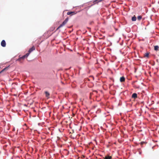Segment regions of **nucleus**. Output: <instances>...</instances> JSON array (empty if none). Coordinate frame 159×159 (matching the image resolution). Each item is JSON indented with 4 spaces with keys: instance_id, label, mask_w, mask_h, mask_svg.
<instances>
[{
    "instance_id": "1",
    "label": "nucleus",
    "mask_w": 159,
    "mask_h": 159,
    "mask_svg": "<svg viewBox=\"0 0 159 159\" xmlns=\"http://www.w3.org/2000/svg\"><path fill=\"white\" fill-rule=\"evenodd\" d=\"M35 48L34 46H33L31 48H30L28 52L27 53H29V55L30 53L32 52L33 51L35 50Z\"/></svg>"
},
{
    "instance_id": "2",
    "label": "nucleus",
    "mask_w": 159,
    "mask_h": 159,
    "mask_svg": "<svg viewBox=\"0 0 159 159\" xmlns=\"http://www.w3.org/2000/svg\"><path fill=\"white\" fill-rule=\"evenodd\" d=\"M66 23L64 21L61 24L60 26L57 28L56 30H57L58 29L64 26Z\"/></svg>"
},
{
    "instance_id": "3",
    "label": "nucleus",
    "mask_w": 159,
    "mask_h": 159,
    "mask_svg": "<svg viewBox=\"0 0 159 159\" xmlns=\"http://www.w3.org/2000/svg\"><path fill=\"white\" fill-rule=\"evenodd\" d=\"M1 45L3 47H5L6 46V43L4 40H2L1 42Z\"/></svg>"
},
{
    "instance_id": "4",
    "label": "nucleus",
    "mask_w": 159,
    "mask_h": 159,
    "mask_svg": "<svg viewBox=\"0 0 159 159\" xmlns=\"http://www.w3.org/2000/svg\"><path fill=\"white\" fill-rule=\"evenodd\" d=\"M76 14V13L75 11H69L67 13V15H75Z\"/></svg>"
},
{
    "instance_id": "5",
    "label": "nucleus",
    "mask_w": 159,
    "mask_h": 159,
    "mask_svg": "<svg viewBox=\"0 0 159 159\" xmlns=\"http://www.w3.org/2000/svg\"><path fill=\"white\" fill-rule=\"evenodd\" d=\"M45 96L46 98H49V96H50V93L49 92H48V91H46L44 92Z\"/></svg>"
},
{
    "instance_id": "6",
    "label": "nucleus",
    "mask_w": 159,
    "mask_h": 159,
    "mask_svg": "<svg viewBox=\"0 0 159 159\" xmlns=\"http://www.w3.org/2000/svg\"><path fill=\"white\" fill-rule=\"evenodd\" d=\"M125 78L124 76H122L120 78V80L121 82H123L125 81Z\"/></svg>"
},
{
    "instance_id": "7",
    "label": "nucleus",
    "mask_w": 159,
    "mask_h": 159,
    "mask_svg": "<svg viewBox=\"0 0 159 159\" xmlns=\"http://www.w3.org/2000/svg\"><path fill=\"white\" fill-rule=\"evenodd\" d=\"M29 56V53H26L25 55H24L23 56L20 57L21 59L22 60H23L25 59V58H27Z\"/></svg>"
},
{
    "instance_id": "8",
    "label": "nucleus",
    "mask_w": 159,
    "mask_h": 159,
    "mask_svg": "<svg viewBox=\"0 0 159 159\" xmlns=\"http://www.w3.org/2000/svg\"><path fill=\"white\" fill-rule=\"evenodd\" d=\"M132 98H134V99L137 98V95L136 93H133L132 96Z\"/></svg>"
},
{
    "instance_id": "9",
    "label": "nucleus",
    "mask_w": 159,
    "mask_h": 159,
    "mask_svg": "<svg viewBox=\"0 0 159 159\" xmlns=\"http://www.w3.org/2000/svg\"><path fill=\"white\" fill-rule=\"evenodd\" d=\"M104 159H111L112 157L109 156H107L104 158Z\"/></svg>"
},
{
    "instance_id": "10",
    "label": "nucleus",
    "mask_w": 159,
    "mask_h": 159,
    "mask_svg": "<svg viewBox=\"0 0 159 159\" xmlns=\"http://www.w3.org/2000/svg\"><path fill=\"white\" fill-rule=\"evenodd\" d=\"M136 20V17L135 16H134L132 18V21H135Z\"/></svg>"
},
{
    "instance_id": "11",
    "label": "nucleus",
    "mask_w": 159,
    "mask_h": 159,
    "mask_svg": "<svg viewBox=\"0 0 159 159\" xmlns=\"http://www.w3.org/2000/svg\"><path fill=\"white\" fill-rule=\"evenodd\" d=\"M159 48V47L157 46L156 45L154 46V50L155 51H157L158 50V48Z\"/></svg>"
},
{
    "instance_id": "12",
    "label": "nucleus",
    "mask_w": 159,
    "mask_h": 159,
    "mask_svg": "<svg viewBox=\"0 0 159 159\" xmlns=\"http://www.w3.org/2000/svg\"><path fill=\"white\" fill-rule=\"evenodd\" d=\"M8 67H6L5 68H4V69H3L0 72V74H1V73H2V72H3L4 71L6 70H7V69H8Z\"/></svg>"
},
{
    "instance_id": "13",
    "label": "nucleus",
    "mask_w": 159,
    "mask_h": 159,
    "mask_svg": "<svg viewBox=\"0 0 159 159\" xmlns=\"http://www.w3.org/2000/svg\"><path fill=\"white\" fill-rule=\"evenodd\" d=\"M138 20H140L142 19V16H138L137 17Z\"/></svg>"
},
{
    "instance_id": "14",
    "label": "nucleus",
    "mask_w": 159,
    "mask_h": 159,
    "mask_svg": "<svg viewBox=\"0 0 159 159\" xmlns=\"http://www.w3.org/2000/svg\"><path fill=\"white\" fill-rule=\"evenodd\" d=\"M148 56H149V53H146L145 55V57H148Z\"/></svg>"
},
{
    "instance_id": "15",
    "label": "nucleus",
    "mask_w": 159,
    "mask_h": 159,
    "mask_svg": "<svg viewBox=\"0 0 159 159\" xmlns=\"http://www.w3.org/2000/svg\"><path fill=\"white\" fill-rule=\"evenodd\" d=\"M22 60V59H21V57H20L18 59H17V61H20Z\"/></svg>"
},
{
    "instance_id": "16",
    "label": "nucleus",
    "mask_w": 159,
    "mask_h": 159,
    "mask_svg": "<svg viewBox=\"0 0 159 159\" xmlns=\"http://www.w3.org/2000/svg\"><path fill=\"white\" fill-rule=\"evenodd\" d=\"M68 21V18H66V19L65 20H64V21H65L66 23H67V22Z\"/></svg>"
},
{
    "instance_id": "17",
    "label": "nucleus",
    "mask_w": 159,
    "mask_h": 159,
    "mask_svg": "<svg viewBox=\"0 0 159 159\" xmlns=\"http://www.w3.org/2000/svg\"><path fill=\"white\" fill-rule=\"evenodd\" d=\"M143 142H141V143H142V144H143Z\"/></svg>"
}]
</instances>
